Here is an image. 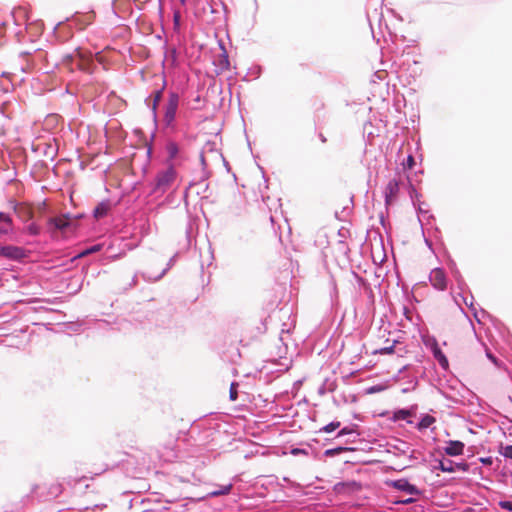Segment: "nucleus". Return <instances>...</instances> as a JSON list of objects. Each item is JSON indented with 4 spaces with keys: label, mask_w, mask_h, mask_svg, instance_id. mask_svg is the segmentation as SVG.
Wrapping results in <instances>:
<instances>
[{
    "label": "nucleus",
    "mask_w": 512,
    "mask_h": 512,
    "mask_svg": "<svg viewBox=\"0 0 512 512\" xmlns=\"http://www.w3.org/2000/svg\"><path fill=\"white\" fill-rule=\"evenodd\" d=\"M176 178V169L173 166H167L165 169L157 173L153 191L160 193L166 192L173 185Z\"/></svg>",
    "instance_id": "nucleus-1"
},
{
    "label": "nucleus",
    "mask_w": 512,
    "mask_h": 512,
    "mask_svg": "<svg viewBox=\"0 0 512 512\" xmlns=\"http://www.w3.org/2000/svg\"><path fill=\"white\" fill-rule=\"evenodd\" d=\"M166 153L167 166H173L175 169L176 167L180 166L182 162L186 159L180 147L175 142H169L166 145Z\"/></svg>",
    "instance_id": "nucleus-2"
},
{
    "label": "nucleus",
    "mask_w": 512,
    "mask_h": 512,
    "mask_svg": "<svg viewBox=\"0 0 512 512\" xmlns=\"http://www.w3.org/2000/svg\"><path fill=\"white\" fill-rule=\"evenodd\" d=\"M179 105V96L177 93L171 92L165 106L164 122L166 125L172 124L175 119L176 111Z\"/></svg>",
    "instance_id": "nucleus-3"
},
{
    "label": "nucleus",
    "mask_w": 512,
    "mask_h": 512,
    "mask_svg": "<svg viewBox=\"0 0 512 512\" xmlns=\"http://www.w3.org/2000/svg\"><path fill=\"white\" fill-rule=\"evenodd\" d=\"M399 194V181L397 179H391L385 188V203L391 205L397 199Z\"/></svg>",
    "instance_id": "nucleus-4"
},
{
    "label": "nucleus",
    "mask_w": 512,
    "mask_h": 512,
    "mask_svg": "<svg viewBox=\"0 0 512 512\" xmlns=\"http://www.w3.org/2000/svg\"><path fill=\"white\" fill-rule=\"evenodd\" d=\"M431 284L439 290L446 288V275L445 272L440 268H435L431 271L429 276Z\"/></svg>",
    "instance_id": "nucleus-5"
},
{
    "label": "nucleus",
    "mask_w": 512,
    "mask_h": 512,
    "mask_svg": "<svg viewBox=\"0 0 512 512\" xmlns=\"http://www.w3.org/2000/svg\"><path fill=\"white\" fill-rule=\"evenodd\" d=\"M71 223L72 219L69 215H61L49 219V225L53 230L65 231L70 227Z\"/></svg>",
    "instance_id": "nucleus-6"
},
{
    "label": "nucleus",
    "mask_w": 512,
    "mask_h": 512,
    "mask_svg": "<svg viewBox=\"0 0 512 512\" xmlns=\"http://www.w3.org/2000/svg\"><path fill=\"white\" fill-rule=\"evenodd\" d=\"M467 342H468L469 347H470L473 351H475V352H477V353H479V354H481L483 351H485V352L487 353V356H488L490 359H492L493 361H495L494 357H493L491 354H489V353L487 352V350H486V348H485L484 344H483V343H481V342L476 338L475 334H474L471 330H469V331H468Z\"/></svg>",
    "instance_id": "nucleus-7"
},
{
    "label": "nucleus",
    "mask_w": 512,
    "mask_h": 512,
    "mask_svg": "<svg viewBox=\"0 0 512 512\" xmlns=\"http://www.w3.org/2000/svg\"><path fill=\"white\" fill-rule=\"evenodd\" d=\"M426 345L430 347L434 357L438 360L439 364L444 369H446L448 367V361L437 342L435 340H429L427 341Z\"/></svg>",
    "instance_id": "nucleus-8"
},
{
    "label": "nucleus",
    "mask_w": 512,
    "mask_h": 512,
    "mask_svg": "<svg viewBox=\"0 0 512 512\" xmlns=\"http://www.w3.org/2000/svg\"><path fill=\"white\" fill-rule=\"evenodd\" d=\"M76 57H77L76 64H77L78 69H80L82 71L90 72L91 64H92L91 55L89 53L77 51Z\"/></svg>",
    "instance_id": "nucleus-9"
},
{
    "label": "nucleus",
    "mask_w": 512,
    "mask_h": 512,
    "mask_svg": "<svg viewBox=\"0 0 512 512\" xmlns=\"http://www.w3.org/2000/svg\"><path fill=\"white\" fill-rule=\"evenodd\" d=\"M0 256L8 259H19L23 256V250L16 246H1L0 245Z\"/></svg>",
    "instance_id": "nucleus-10"
},
{
    "label": "nucleus",
    "mask_w": 512,
    "mask_h": 512,
    "mask_svg": "<svg viewBox=\"0 0 512 512\" xmlns=\"http://www.w3.org/2000/svg\"><path fill=\"white\" fill-rule=\"evenodd\" d=\"M394 487H396L399 490L405 491L409 494H418L419 493L417 488L414 485L410 484L405 479H400V480L395 481Z\"/></svg>",
    "instance_id": "nucleus-11"
},
{
    "label": "nucleus",
    "mask_w": 512,
    "mask_h": 512,
    "mask_svg": "<svg viewBox=\"0 0 512 512\" xmlns=\"http://www.w3.org/2000/svg\"><path fill=\"white\" fill-rule=\"evenodd\" d=\"M110 205L106 202L99 203L94 209V217L99 219L107 215Z\"/></svg>",
    "instance_id": "nucleus-12"
},
{
    "label": "nucleus",
    "mask_w": 512,
    "mask_h": 512,
    "mask_svg": "<svg viewBox=\"0 0 512 512\" xmlns=\"http://www.w3.org/2000/svg\"><path fill=\"white\" fill-rule=\"evenodd\" d=\"M232 487H233L232 484L229 483L227 485L221 486L220 488H216V490H212V491L208 492V496L217 497V496L229 494Z\"/></svg>",
    "instance_id": "nucleus-13"
},
{
    "label": "nucleus",
    "mask_w": 512,
    "mask_h": 512,
    "mask_svg": "<svg viewBox=\"0 0 512 512\" xmlns=\"http://www.w3.org/2000/svg\"><path fill=\"white\" fill-rule=\"evenodd\" d=\"M464 443L450 440V456H456L463 453Z\"/></svg>",
    "instance_id": "nucleus-14"
},
{
    "label": "nucleus",
    "mask_w": 512,
    "mask_h": 512,
    "mask_svg": "<svg viewBox=\"0 0 512 512\" xmlns=\"http://www.w3.org/2000/svg\"><path fill=\"white\" fill-rule=\"evenodd\" d=\"M469 469V465L466 462H454L450 460V473L455 472L456 470L467 471Z\"/></svg>",
    "instance_id": "nucleus-15"
},
{
    "label": "nucleus",
    "mask_w": 512,
    "mask_h": 512,
    "mask_svg": "<svg viewBox=\"0 0 512 512\" xmlns=\"http://www.w3.org/2000/svg\"><path fill=\"white\" fill-rule=\"evenodd\" d=\"M219 65L221 66L222 69H225V70L229 69V67H230L228 55H227V52L225 49H223V52L220 56Z\"/></svg>",
    "instance_id": "nucleus-16"
},
{
    "label": "nucleus",
    "mask_w": 512,
    "mask_h": 512,
    "mask_svg": "<svg viewBox=\"0 0 512 512\" xmlns=\"http://www.w3.org/2000/svg\"><path fill=\"white\" fill-rule=\"evenodd\" d=\"M229 398L231 401H236L238 398V383L232 382L229 389Z\"/></svg>",
    "instance_id": "nucleus-17"
},
{
    "label": "nucleus",
    "mask_w": 512,
    "mask_h": 512,
    "mask_svg": "<svg viewBox=\"0 0 512 512\" xmlns=\"http://www.w3.org/2000/svg\"><path fill=\"white\" fill-rule=\"evenodd\" d=\"M177 439L176 437L168 436L163 440V445L165 448L174 450L176 446Z\"/></svg>",
    "instance_id": "nucleus-18"
},
{
    "label": "nucleus",
    "mask_w": 512,
    "mask_h": 512,
    "mask_svg": "<svg viewBox=\"0 0 512 512\" xmlns=\"http://www.w3.org/2000/svg\"><path fill=\"white\" fill-rule=\"evenodd\" d=\"M73 62H77L76 54L75 55H66L63 58V65H65L67 67V69H69L70 71L73 70V68L71 67Z\"/></svg>",
    "instance_id": "nucleus-19"
},
{
    "label": "nucleus",
    "mask_w": 512,
    "mask_h": 512,
    "mask_svg": "<svg viewBox=\"0 0 512 512\" xmlns=\"http://www.w3.org/2000/svg\"><path fill=\"white\" fill-rule=\"evenodd\" d=\"M162 93H163L162 90H158L153 95V103L151 106L153 112H156L157 106L162 99Z\"/></svg>",
    "instance_id": "nucleus-20"
},
{
    "label": "nucleus",
    "mask_w": 512,
    "mask_h": 512,
    "mask_svg": "<svg viewBox=\"0 0 512 512\" xmlns=\"http://www.w3.org/2000/svg\"><path fill=\"white\" fill-rule=\"evenodd\" d=\"M433 422L434 418L427 415L424 418H422V420L418 424V427L419 429H425L428 428Z\"/></svg>",
    "instance_id": "nucleus-21"
},
{
    "label": "nucleus",
    "mask_w": 512,
    "mask_h": 512,
    "mask_svg": "<svg viewBox=\"0 0 512 512\" xmlns=\"http://www.w3.org/2000/svg\"><path fill=\"white\" fill-rule=\"evenodd\" d=\"M410 416H411V412L409 410H399V411L395 412V414H394V418L396 420H405Z\"/></svg>",
    "instance_id": "nucleus-22"
},
{
    "label": "nucleus",
    "mask_w": 512,
    "mask_h": 512,
    "mask_svg": "<svg viewBox=\"0 0 512 512\" xmlns=\"http://www.w3.org/2000/svg\"><path fill=\"white\" fill-rule=\"evenodd\" d=\"M340 427V422L339 421H336V422H331L329 423L328 425L324 426L322 428V430L326 433H330V432H333L335 431L336 429H338Z\"/></svg>",
    "instance_id": "nucleus-23"
},
{
    "label": "nucleus",
    "mask_w": 512,
    "mask_h": 512,
    "mask_svg": "<svg viewBox=\"0 0 512 512\" xmlns=\"http://www.w3.org/2000/svg\"><path fill=\"white\" fill-rule=\"evenodd\" d=\"M100 249H101V246H100V245H94V246H92L91 248H88V249H86V250L82 251V252L78 255V257H79V258L84 257V256L89 255V254H91V253L97 252V251H99Z\"/></svg>",
    "instance_id": "nucleus-24"
},
{
    "label": "nucleus",
    "mask_w": 512,
    "mask_h": 512,
    "mask_svg": "<svg viewBox=\"0 0 512 512\" xmlns=\"http://www.w3.org/2000/svg\"><path fill=\"white\" fill-rule=\"evenodd\" d=\"M500 453L504 457L512 459V445L502 446Z\"/></svg>",
    "instance_id": "nucleus-25"
},
{
    "label": "nucleus",
    "mask_w": 512,
    "mask_h": 512,
    "mask_svg": "<svg viewBox=\"0 0 512 512\" xmlns=\"http://www.w3.org/2000/svg\"><path fill=\"white\" fill-rule=\"evenodd\" d=\"M414 165H415V160H414V157L412 155H409L407 157L406 161L403 162L404 169L411 170V169H413Z\"/></svg>",
    "instance_id": "nucleus-26"
},
{
    "label": "nucleus",
    "mask_w": 512,
    "mask_h": 512,
    "mask_svg": "<svg viewBox=\"0 0 512 512\" xmlns=\"http://www.w3.org/2000/svg\"><path fill=\"white\" fill-rule=\"evenodd\" d=\"M499 506L502 509H505V510H508V511H512V502L511 501H500L499 502Z\"/></svg>",
    "instance_id": "nucleus-27"
},
{
    "label": "nucleus",
    "mask_w": 512,
    "mask_h": 512,
    "mask_svg": "<svg viewBox=\"0 0 512 512\" xmlns=\"http://www.w3.org/2000/svg\"><path fill=\"white\" fill-rule=\"evenodd\" d=\"M0 222L11 224L12 223V219L10 218L9 215H7V214H5L3 212H0Z\"/></svg>",
    "instance_id": "nucleus-28"
},
{
    "label": "nucleus",
    "mask_w": 512,
    "mask_h": 512,
    "mask_svg": "<svg viewBox=\"0 0 512 512\" xmlns=\"http://www.w3.org/2000/svg\"><path fill=\"white\" fill-rule=\"evenodd\" d=\"M28 231L32 235L39 234V228L35 224H31L28 226Z\"/></svg>",
    "instance_id": "nucleus-29"
},
{
    "label": "nucleus",
    "mask_w": 512,
    "mask_h": 512,
    "mask_svg": "<svg viewBox=\"0 0 512 512\" xmlns=\"http://www.w3.org/2000/svg\"><path fill=\"white\" fill-rule=\"evenodd\" d=\"M379 351L381 353H392L393 352V346L381 348Z\"/></svg>",
    "instance_id": "nucleus-30"
},
{
    "label": "nucleus",
    "mask_w": 512,
    "mask_h": 512,
    "mask_svg": "<svg viewBox=\"0 0 512 512\" xmlns=\"http://www.w3.org/2000/svg\"><path fill=\"white\" fill-rule=\"evenodd\" d=\"M343 450H344L343 448H338L336 450H327V454L338 453V452L343 451Z\"/></svg>",
    "instance_id": "nucleus-31"
},
{
    "label": "nucleus",
    "mask_w": 512,
    "mask_h": 512,
    "mask_svg": "<svg viewBox=\"0 0 512 512\" xmlns=\"http://www.w3.org/2000/svg\"><path fill=\"white\" fill-rule=\"evenodd\" d=\"M179 19H180V13H179V12H176V13L174 14V21H175V24H178Z\"/></svg>",
    "instance_id": "nucleus-32"
},
{
    "label": "nucleus",
    "mask_w": 512,
    "mask_h": 512,
    "mask_svg": "<svg viewBox=\"0 0 512 512\" xmlns=\"http://www.w3.org/2000/svg\"><path fill=\"white\" fill-rule=\"evenodd\" d=\"M319 138H320V140H321V142H322V143H326V142H327V138L325 137V135H324V134L320 133V134H319Z\"/></svg>",
    "instance_id": "nucleus-33"
},
{
    "label": "nucleus",
    "mask_w": 512,
    "mask_h": 512,
    "mask_svg": "<svg viewBox=\"0 0 512 512\" xmlns=\"http://www.w3.org/2000/svg\"><path fill=\"white\" fill-rule=\"evenodd\" d=\"M347 433H350V431H349L347 428H343V429L339 432V436L344 435V434H347Z\"/></svg>",
    "instance_id": "nucleus-34"
},
{
    "label": "nucleus",
    "mask_w": 512,
    "mask_h": 512,
    "mask_svg": "<svg viewBox=\"0 0 512 512\" xmlns=\"http://www.w3.org/2000/svg\"><path fill=\"white\" fill-rule=\"evenodd\" d=\"M439 467L441 468L442 471H447L448 470V468H446L444 466V463L442 461H439Z\"/></svg>",
    "instance_id": "nucleus-35"
},
{
    "label": "nucleus",
    "mask_w": 512,
    "mask_h": 512,
    "mask_svg": "<svg viewBox=\"0 0 512 512\" xmlns=\"http://www.w3.org/2000/svg\"><path fill=\"white\" fill-rule=\"evenodd\" d=\"M413 501L412 498H409V499H406V500H402L401 502L404 503V504H408V503H411Z\"/></svg>",
    "instance_id": "nucleus-36"
},
{
    "label": "nucleus",
    "mask_w": 512,
    "mask_h": 512,
    "mask_svg": "<svg viewBox=\"0 0 512 512\" xmlns=\"http://www.w3.org/2000/svg\"><path fill=\"white\" fill-rule=\"evenodd\" d=\"M96 59H97L99 62H101V61H102V57H101L100 55H98V54L96 55Z\"/></svg>",
    "instance_id": "nucleus-37"
},
{
    "label": "nucleus",
    "mask_w": 512,
    "mask_h": 512,
    "mask_svg": "<svg viewBox=\"0 0 512 512\" xmlns=\"http://www.w3.org/2000/svg\"><path fill=\"white\" fill-rule=\"evenodd\" d=\"M482 462L484 463H490L491 461L489 459H482Z\"/></svg>",
    "instance_id": "nucleus-38"
},
{
    "label": "nucleus",
    "mask_w": 512,
    "mask_h": 512,
    "mask_svg": "<svg viewBox=\"0 0 512 512\" xmlns=\"http://www.w3.org/2000/svg\"><path fill=\"white\" fill-rule=\"evenodd\" d=\"M6 232H7L6 230L0 229V234H4Z\"/></svg>",
    "instance_id": "nucleus-39"
},
{
    "label": "nucleus",
    "mask_w": 512,
    "mask_h": 512,
    "mask_svg": "<svg viewBox=\"0 0 512 512\" xmlns=\"http://www.w3.org/2000/svg\"><path fill=\"white\" fill-rule=\"evenodd\" d=\"M292 452H293L294 454H296V453H299V450H298V449H294Z\"/></svg>",
    "instance_id": "nucleus-40"
},
{
    "label": "nucleus",
    "mask_w": 512,
    "mask_h": 512,
    "mask_svg": "<svg viewBox=\"0 0 512 512\" xmlns=\"http://www.w3.org/2000/svg\"><path fill=\"white\" fill-rule=\"evenodd\" d=\"M180 2H181L182 4H185L186 0H180Z\"/></svg>",
    "instance_id": "nucleus-41"
},
{
    "label": "nucleus",
    "mask_w": 512,
    "mask_h": 512,
    "mask_svg": "<svg viewBox=\"0 0 512 512\" xmlns=\"http://www.w3.org/2000/svg\"><path fill=\"white\" fill-rule=\"evenodd\" d=\"M471 509H467L466 512L470 511Z\"/></svg>",
    "instance_id": "nucleus-42"
}]
</instances>
